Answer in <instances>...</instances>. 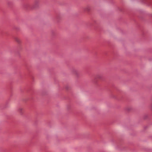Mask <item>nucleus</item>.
I'll list each match as a JSON object with an SVG mask.
<instances>
[{
  "instance_id": "f257e3e1",
  "label": "nucleus",
  "mask_w": 152,
  "mask_h": 152,
  "mask_svg": "<svg viewBox=\"0 0 152 152\" xmlns=\"http://www.w3.org/2000/svg\"><path fill=\"white\" fill-rule=\"evenodd\" d=\"M15 41L17 42L18 44H20L21 42V41L20 39L17 37H16L15 38Z\"/></svg>"
},
{
  "instance_id": "7ed1b4c3",
  "label": "nucleus",
  "mask_w": 152,
  "mask_h": 152,
  "mask_svg": "<svg viewBox=\"0 0 152 152\" xmlns=\"http://www.w3.org/2000/svg\"><path fill=\"white\" fill-rule=\"evenodd\" d=\"M96 77L97 78H100V77H99V76H97Z\"/></svg>"
},
{
  "instance_id": "f03ea898",
  "label": "nucleus",
  "mask_w": 152,
  "mask_h": 152,
  "mask_svg": "<svg viewBox=\"0 0 152 152\" xmlns=\"http://www.w3.org/2000/svg\"><path fill=\"white\" fill-rule=\"evenodd\" d=\"M19 112L21 114L23 113V109L22 108H20L18 110Z\"/></svg>"
}]
</instances>
